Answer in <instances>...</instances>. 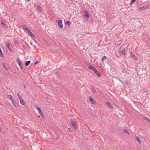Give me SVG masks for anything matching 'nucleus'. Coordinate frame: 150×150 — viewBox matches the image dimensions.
<instances>
[{
    "label": "nucleus",
    "instance_id": "6",
    "mask_svg": "<svg viewBox=\"0 0 150 150\" xmlns=\"http://www.w3.org/2000/svg\"><path fill=\"white\" fill-rule=\"evenodd\" d=\"M6 46L8 50L10 52H12V50L9 43H8L6 44Z\"/></svg>",
    "mask_w": 150,
    "mask_h": 150
},
{
    "label": "nucleus",
    "instance_id": "14",
    "mask_svg": "<svg viewBox=\"0 0 150 150\" xmlns=\"http://www.w3.org/2000/svg\"><path fill=\"white\" fill-rule=\"evenodd\" d=\"M96 75L98 76H101V74L99 73V72L97 69L94 72Z\"/></svg>",
    "mask_w": 150,
    "mask_h": 150
},
{
    "label": "nucleus",
    "instance_id": "32",
    "mask_svg": "<svg viewBox=\"0 0 150 150\" xmlns=\"http://www.w3.org/2000/svg\"><path fill=\"white\" fill-rule=\"evenodd\" d=\"M133 58L136 60H137V58L135 56H134L133 57Z\"/></svg>",
    "mask_w": 150,
    "mask_h": 150
},
{
    "label": "nucleus",
    "instance_id": "36",
    "mask_svg": "<svg viewBox=\"0 0 150 150\" xmlns=\"http://www.w3.org/2000/svg\"><path fill=\"white\" fill-rule=\"evenodd\" d=\"M125 83L126 85L128 84V81H126L125 82Z\"/></svg>",
    "mask_w": 150,
    "mask_h": 150
},
{
    "label": "nucleus",
    "instance_id": "4",
    "mask_svg": "<svg viewBox=\"0 0 150 150\" xmlns=\"http://www.w3.org/2000/svg\"><path fill=\"white\" fill-rule=\"evenodd\" d=\"M17 62L18 64V65L20 67L21 69L22 70L23 69V67L22 65L21 64V62L20 61V60L19 59H16Z\"/></svg>",
    "mask_w": 150,
    "mask_h": 150
},
{
    "label": "nucleus",
    "instance_id": "33",
    "mask_svg": "<svg viewBox=\"0 0 150 150\" xmlns=\"http://www.w3.org/2000/svg\"><path fill=\"white\" fill-rule=\"evenodd\" d=\"M103 58L104 59H106V58H107V57L106 56H104Z\"/></svg>",
    "mask_w": 150,
    "mask_h": 150
},
{
    "label": "nucleus",
    "instance_id": "10",
    "mask_svg": "<svg viewBox=\"0 0 150 150\" xmlns=\"http://www.w3.org/2000/svg\"><path fill=\"white\" fill-rule=\"evenodd\" d=\"M71 124L72 126H73L74 128L75 129L77 128V127L76 125V124L75 122L74 121H72L71 122Z\"/></svg>",
    "mask_w": 150,
    "mask_h": 150
},
{
    "label": "nucleus",
    "instance_id": "9",
    "mask_svg": "<svg viewBox=\"0 0 150 150\" xmlns=\"http://www.w3.org/2000/svg\"><path fill=\"white\" fill-rule=\"evenodd\" d=\"M27 32L30 34V35L31 36H33V37L35 38V36L33 34V33L31 32V30L29 29L28 28L26 30Z\"/></svg>",
    "mask_w": 150,
    "mask_h": 150
},
{
    "label": "nucleus",
    "instance_id": "13",
    "mask_svg": "<svg viewBox=\"0 0 150 150\" xmlns=\"http://www.w3.org/2000/svg\"><path fill=\"white\" fill-rule=\"evenodd\" d=\"M135 139L137 141L139 144H141V140L138 137H136L135 138Z\"/></svg>",
    "mask_w": 150,
    "mask_h": 150
},
{
    "label": "nucleus",
    "instance_id": "12",
    "mask_svg": "<svg viewBox=\"0 0 150 150\" xmlns=\"http://www.w3.org/2000/svg\"><path fill=\"white\" fill-rule=\"evenodd\" d=\"M89 101L93 104H95V102L94 100V99L91 97H90L89 98Z\"/></svg>",
    "mask_w": 150,
    "mask_h": 150
},
{
    "label": "nucleus",
    "instance_id": "20",
    "mask_svg": "<svg viewBox=\"0 0 150 150\" xmlns=\"http://www.w3.org/2000/svg\"><path fill=\"white\" fill-rule=\"evenodd\" d=\"M17 96H18V99L19 100H20L22 99V97H21V96L18 93H17Z\"/></svg>",
    "mask_w": 150,
    "mask_h": 150
},
{
    "label": "nucleus",
    "instance_id": "27",
    "mask_svg": "<svg viewBox=\"0 0 150 150\" xmlns=\"http://www.w3.org/2000/svg\"><path fill=\"white\" fill-rule=\"evenodd\" d=\"M70 21H67L66 22H65V24H66V25H69V24H70Z\"/></svg>",
    "mask_w": 150,
    "mask_h": 150
},
{
    "label": "nucleus",
    "instance_id": "21",
    "mask_svg": "<svg viewBox=\"0 0 150 150\" xmlns=\"http://www.w3.org/2000/svg\"><path fill=\"white\" fill-rule=\"evenodd\" d=\"M123 132L124 133H126L128 135L129 134V133L128 131L126 129H125L123 130Z\"/></svg>",
    "mask_w": 150,
    "mask_h": 150
},
{
    "label": "nucleus",
    "instance_id": "19",
    "mask_svg": "<svg viewBox=\"0 0 150 150\" xmlns=\"http://www.w3.org/2000/svg\"><path fill=\"white\" fill-rule=\"evenodd\" d=\"M3 67L6 70L8 71V68L6 67L5 64L4 63H2Z\"/></svg>",
    "mask_w": 150,
    "mask_h": 150
},
{
    "label": "nucleus",
    "instance_id": "39",
    "mask_svg": "<svg viewBox=\"0 0 150 150\" xmlns=\"http://www.w3.org/2000/svg\"><path fill=\"white\" fill-rule=\"evenodd\" d=\"M27 1L29 2L30 1V0H26Z\"/></svg>",
    "mask_w": 150,
    "mask_h": 150
},
{
    "label": "nucleus",
    "instance_id": "25",
    "mask_svg": "<svg viewBox=\"0 0 150 150\" xmlns=\"http://www.w3.org/2000/svg\"><path fill=\"white\" fill-rule=\"evenodd\" d=\"M136 1V0H132L131 2L130 3V5H132L133 3Z\"/></svg>",
    "mask_w": 150,
    "mask_h": 150
},
{
    "label": "nucleus",
    "instance_id": "41",
    "mask_svg": "<svg viewBox=\"0 0 150 150\" xmlns=\"http://www.w3.org/2000/svg\"><path fill=\"white\" fill-rule=\"evenodd\" d=\"M56 73H57V72H56Z\"/></svg>",
    "mask_w": 150,
    "mask_h": 150
},
{
    "label": "nucleus",
    "instance_id": "26",
    "mask_svg": "<svg viewBox=\"0 0 150 150\" xmlns=\"http://www.w3.org/2000/svg\"><path fill=\"white\" fill-rule=\"evenodd\" d=\"M85 16L86 17V18H87V19H88L89 18V15L88 13L87 14H85Z\"/></svg>",
    "mask_w": 150,
    "mask_h": 150
},
{
    "label": "nucleus",
    "instance_id": "24",
    "mask_svg": "<svg viewBox=\"0 0 150 150\" xmlns=\"http://www.w3.org/2000/svg\"><path fill=\"white\" fill-rule=\"evenodd\" d=\"M1 24L4 27H5V28L6 27V24L4 23L3 21H1Z\"/></svg>",
    "mask_w": 150,
    "mask_h": 150
},
{
    "label": "nucleus",
    "instance_id": "16",
    "mask_svg": "<svg viewBox=\"0 0 150 150\" xmlns=\"http://www.w3.org/2000/svg\"><path fill=\"white\" fill-rule=\"evenodd\" d=\"M20 103L23 105H25V102L24 101L23 99L19 100Z\"/></svg>",
    "mask_w": 150,
    "mask_h": 150
},
{
    "label": "nucleus",
    "instance_id": "23",
    "mask_svg": "<svg viewBox=\"0 0 150 150\" xmlns=\"http://www.w3.org/2000/svg\"><path fill=\"white\" fill-rule=\"evenodd\" d=\"M37 8L40 11H42L41 8L40 6L38 5V6H37Z\"/></svg>",
    "mask_w": 150,
    "mask_h": 150
},
{
    "label": "nucleus",
    "instance_id": "18",
    "mask_svg": "<svg viewBox=\"0 0 150 150\" xmlns=\"http://www.w3.org/2000/svg\"><path fill=\"white\" fill-rule=\"evenodd\" d=\"M147 7L146 6H143L139 8V10L140 11L143 10L146 8Z\"/></svg>",
    "mask_w": 150,
    "mask_h": 150
},
{
    "label": "nucleus",
    "instance_id": "5",
    "mask_svg": "<svg viewBox=\"0 0 150 150\" xmlns=\"http://www.w3.org/2000/svg\"><path fill=\"white\" fill-rule=\"evenodd\" d=\"M88 68L92 70L94 72V71H95L96 70H97V69L94 66H93L88 65Z\"/></svg>",
    "mask_w": 150,
    "mask_h": 150
},
{
    "label": "nucleus",
    "instance_id": "40",
    "mask_svg": "<svg viewBox=\"0 0 150 150\" xmlns=\"http://www.w3.org/2000/svg\"><path fill=\"white\" fill-rule=\"evenodd\" d=\"M24 88H26V86H25H25H24Z\"/></svg>",
    "mask_w": 150,
    "mask_h": 150
},
{
    "label": "nucleus",
    "instance_id": "34",
    "mask_svg": "<svg viewBox=\"0 0 150 150\" xmlns=\"http://www.w3.org/2000/svg\"><path fill=\"white\" fill-rule=\"evenodd\" d=\"M38 63H39L38 61H37L36 62H35V64L36 65V64H38Z\"/></svg>",
    "mask_w": 150,
    "mask_h": 150
},
{
    "label": "nucleus",
    "instance_id": "3",
    "mask_svg": "<svg viewBox=\"0 0 150 150\" xmlns=\"http://www.w3.org/2000/svg\"><path fill=\"white\" fill-rule=\"evenodd\" d=\"M125 49L120 48L118 50V52L120 54L124 55L125 54Z\"/></svg>",
    "mask_w": 150,
    "mask_h": 150
},
{
    "label": "nucleus",
    "instance_id": "35",
    "mask_svg": "<svg viewBox=\"0 0 150 150\" xmlns=\"http://www.w3.org/2000/svg\"><path fill=\"white\" fill-rule=\"evenodd\" d=\"M104 59H103V58H102V59H101V61L103 63H104V62H103V60Z\"/></svg>",
    "mask_w": 150,
    "mask_h": 150
},
{
    "label": "nucleus",
    "instance_id": "8",
    "mask_svg": "<svg viewBox=\"0 0 150 150\" xmlns=\"http://www.w3.org/2000/svg\"><path fill=\"white\" fill-rule=\"evenodd\" d=\"M27 32L30 34V35L31 36H33V37L35 38V36L33 34V33L31 32V30L29 29L28 28L26 30Z\"/></svg>",
    "mask_w": 150,
    "mask_h": 150
},
{
    "label": "nucleus",
    "instance_id": "38",
    "mask_svg": "<svg viewBox=\"0 0 150 150\" xmlns=\"http://www.w3.org/2000/svg\"><path fill=\"white\" fill-rule=\"evenodd\" d=\"M121 43H120V44H117V46H120V45H121Z\"/></svg>",
    "mask_w": 150,
    "mask_h": 150
},
{
    "label": "nucleus",
    "instance_id": "30",
    "mask_svg": "<svg viewBox=\"0 0 150 150\" xmlns=\"http://www.w3.org/2000/svg\"><path fill=\"white\" fill-rule=\"evenodd\" d=\"M92 91L93 92H96V91L93 88H92Z\"/></svg>",
    "mask_w": 150,
    "mask_h": 150
},
{
    "label": "nucleus",
    "instance_id": "2",
    "mask_svg": "<svg viewBox=\"0 0 150 150\" xmlns=\"http://www.w3.org/2000/svg\"><path fill=\"white\" fill-rule=\"evenodd\" d=\"M7 97L9 98L11 101L12 103L13 104H15L16 101L13 97L11 95H8L7 96Z\"/></svg>",
    "mask_w": 150,
    "mask_h": 150
},
{
    "label": "nucleus",
    "instance_id": "11",
    "mask_svg": "<svg viewBox=\"0 0 150 150\" xmlns=\"http://www.w3.org/2000/svg\"><path fill=\"white\" fill-rule=\"evenodd\" d=\"M35 107L36 108V109L38 110V112L39 113V114L41 113L42 114V112L41 109H40V108L36 106H35Z\"/></svg>",
    "mask_w": 150,
    "mask_h": 150
},
{
    "label": "nucleus",
    "instance_id": "31",
    "mask_svg": "<svg viewBox=\"0 0 150 150\" xmlns=\"http://www.w3.org/2000/svg\"><path fill=\"white\" fill-rule=\"evenodd\" d=\"M130 54L131 57H134L133 54L132 52L130 53Z\"/></svg>",
    "mask_w": 150,
    "mask_h": 150
},
{
    "label": "nucleus",
    "instance_id": "28",
    "mask_svg": "<svg viewBox=\"0 0 150 150\" xmlns=\"http://www.w3.org/2000/svg\"><path fill=\"white\" fill-rule=\"evenodd\" d=\"M144 119L146 120H147L149 122H150V120L148 119V118L147 117H145Z\"/></svg>",
    "mask_w": 150,
    "mask_h": 150
},
{
    "label": "nucleus",
    "instance_id": "7",
    "mask_svg": "<svg viewBox=\"0 0 150 150\" xmlns=\"http://www.w3.org/2000/svg\"><path fill=\"white\" fill-rule=\"evenodd\" d=\"M27 32L30 34V35L31 36H33V37L35 38V36L33 34V33L31 32V30L29 29L28 28L26 30Z\"/></svg>",
    "mask_w": 150,
    "mask_h": 150
},
{
    "label": "nucleus",
    "instance_id": "15",
    "mask_svg": "<svg viewBox=\"0 0 150 150\" xmlns=\"http://www.w3.org/2000/svg\"><path fill=\"white\" fill-rule=\"evenodd\" d=\"M106 103L108 105L109 107H110V108L112 109L113 108V107L112 105L111 104L108 102H106Z\"/></svg>",
    "mask_w": 150,
    "mask_h": 150
},
{
    "label": "nucleus",
    "instance_id": "22",
    "mask_svg": "<svg viewBox=\"0 0 150 150\" xmlns=\"http://www.w3.org/2000/svg\"><path fill=\"white\" fill-rule=\"evenodd\" d=\"M21 26L23 28L25 29L26 30L28 28L26 27V26L24 25H21Z\"/></svg>",
    "mask_w": 150,
    "mask_h": 150
},
{
    "label": "nucleus",
    "instance_id": "37",
    "mask_svg": "<svg viewBox=\"0 0 150 150\" xmlns=\"http://www.w3.org/2000/svg\"><path fill=\"white\" fill-rule=\"evenodd\" d=\"M15 42L17 44H18V41H15Z\"/></svg>",
    "mask_w": 150,
    "mask_h": 150
},
{
    "label": "nucleus",
    "instance_id": "17",
    "mask_svg": "<svg viewBox=\"0 0 150 150\" xmlns=\"http://www.w3.org/2000/svg\"><path fill=\"white\" fill-rule=\"evenodd\" d=\"M31 61H27L25 62V64L26 66H28L30 64Z\"/></svg>",
    "mask_w": 150,
    "mask_h": 150
},
{
    "label": "nucleus",
    "instance_id": "29",
    "mask_svg": "<svg viewBox=\"0 0 150 150\" xmlns=\"http://www.w3.org/2000/svg\"><path fill=\"white\" fill-rule=\"evenodd\" d=\"M40 114L41 117L42 118H44V115H43V114L42 112V114H41V113H40Z\"/></svg>",
    "mask_w": 150,
    "mask_h": 150
},
{
    "label": "nucleus",
    "instance_id": "1",
    "mask_svg": "<svg viewBox=\"0 0 150 150\" xmlns=\"http://www.w3.org/2000/svg\"><path fill=\"white\" fill-rule=\"evenodd\" d=\"M56 22L58 23V24L59 27L62 28L63 27L62 25V21L61 20H57L56 21Z\"/></svg>",
    "mask_w": 150,
    "mask_h": 150
}]
</instances>
